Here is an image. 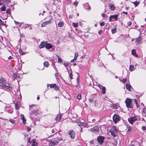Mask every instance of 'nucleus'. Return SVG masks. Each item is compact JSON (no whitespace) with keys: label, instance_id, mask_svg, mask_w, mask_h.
<instances>
[{"label":"nucleus","instance_id":"obj_1","mask_svg":"<svg viewBox=\"0 0 146 146\" xmlns=\"http://www.w3.org/2000/svg\"><path fill=\"white\" fill-rule=\"evenodd\" d=\"M0 86L6 87V89L10 91L12 90V88L9 86V83L6 82L4 78H0Z\"/></svg>","mask_w":146,"mask_h":146},{"label":"nucleus","instance_id":"obj_2","mask_svg":"<svg viewBox=\"0 0 146 146\" xmlns=\"http://www.w3.org/2000/svg\"><path fill=\"white\" fill-rule=\"evenodd\" d=\"M133 100H131L127 98L125 101L127 107L129 108H132L133 107L134 104L133 103Z\"/></svg>","mask_w":146,"mask_h":146},{"label":"nucleus","instance_id":"obj_3","mask_svg":"<svg viewBox=\"0 0 146 146\" xmlns=\"http://www.w3.org/2000/svg\"><path fill=\"white\" fill-rule=\"evenodd\" d=\"M39 114V113L38 112V111H36L35 110H33L30 113V117L32 120L33 121H34V119H35L34 118V115L36 116Z\"/></svg>","mask_w":146,"mask_h":146},{"label":"nucleus","instance_id":"obj_4","mask_svg":"<svg viewBox=\"0 0 146 146\" xmlns=\"http://www.w3.org/2000/svg\"><path fill=\"white\" fill-rule=\"evenodd\" d=\"M117 18L118 15H111L110 17L109 21L110 22L116 21L117 20Z\"/></svg>","mask_w":146,"mask_h":146},{"label":"nucleus","instance_id":"obj_5","mask_svg":"<svg viewBox=\"0 0 146 146\" xmlns=\"http://www.w3.org/2000/svg\"><path fill=\"white\" fill-rule=\"evenodd\" d=\"M137 120V119L135 116L130 117L128 119V121L129 123L132 124H133L135 121Z\"/></svg>","mask_w":146,"mask_h":146},{"label":"nucleus","instance_id":"obj_6","mask_svg":"<svg viewBox=\"0 0 146 146\" xmlns=\"http://www.w3.org/2000/svg\"><path fill=\"white\" fill-rule=\"evenodd\" d=\"M50 18L49 20L48 21L45 22L43 23L41 25V26L42 27H44L46 25H47L50 24L52 21V18L50 17Z\"/></svg>","mask_w":146,"mask_h":146},{"label":"nucleus","instance_id":"obj_7","mask_svg":"<svg viewBox=\"0 0 146 146\" xmlns=\"http://www.w3.org/2000/svg\"><path fill=\"white\" fill-rule=\"evenodd\" d=\"M114 121L115 123L118 122L120 120L119 116L116 114H115L113 117Z\"/></svg>","mask_w":146,"mask_h":146},{"label":"nucleus","instance_id":"obj_8","mask_svg":"<svg viewBox=\"0 0 146 146\" xmlns=\"http://www.w3.org/2000/svg\"><path fill=\"white\" fill-rule=\"evenodd\" d=\"M58 143V141L56 139H52L51 142L49 143L50 146H53L54 145H57Z\"/></svg>","mask_w":146,"mask_h":146},{"label":"nucleus","instance_id":"obj_9","mask_svg":"<svg viewBox=\"0 0 146 146\" xmlns=\"http://www.w3.org/2000/svg\"><path fill=\"white\" fill-rule=\"evenodd\" d=\"M68 135H70V137L72 139H74L75 137V133L73 130H71L68 133Z\"/></svg>","mask_w":146,"mask_h":146},{"label":"nucleus","instance_id":"obj_10","mask_svg":"<svg viewBox=\"0 0 146 146\" xmlns=\"http://www.w3.org/2000/svg\"><path fill=\"white\" fill-rule=\"evenodd\" d=\"M90 130L92 132L94 133H97L99 131V128L97 126H95L93 128L90 129Z\"/></svg>","mask_w":146,"mask_h":146},{"label":"nucleus","instance_id":"obj_11","mask_svg":"<svg viewBox=\"0 0 146 146\" xmlns=\"http://www.w3.org/2000/svg\"><path fill=\"white\" fill-rule=\"evenodd\" d=\"M97 139L98 142L102 144L104 142V137L103 136H99L98 137Z\"/></svg>","mask_w":146,"mask_h":146},{"label":"nucleus","instance_id":"obj_12","mask_svg":"<svg viewBox=\"0 0 146 146\" xmlns=\"http://www.w3.org/2000/svg\"><path fill=\"white\" fill-rule=\"evenodd\" d=\"M20 117L23 123L25 125L26 123V120L24 115L23 114H21Z\"/></svg>","mask_w":146,"mask_h":146},{"label":"nucleus","instance_id":"obj_13","mask_svg":"<svg viewBox=\"0 0 146 146\" xmlns=\"http://www.w3.org/2000/svg\"><path fill=\"white\" fill-rule=\"evenodd\" d=\"M35 139H33L31 141V143L32 144L31 146H37V143L35 141Z\"/></svg>","mask_w":146,"mask_h":146},{"label":"nucleus","instance_id":"obj_14","mask_svg":"<svg viewBox=\"0 0 146 146\" xmlns=\"http://www.w3.org/2000/svg\"><path fill=\"white\" fill-rule=\"evenodd\" d=\"M136 45H137L139 44L142 43V38L141 37L139 36L136 40Z\"/></svg>","mask_w":146,"mask_h":146},{"label":"nucleus","instance_id":"obj_15","mask_svg":"<svg viewBox=\"0 0 146 146\" xmlns=\"http://www.w3.org/2000/svg\"><path fill=\"white\" fill-rule=\"evenodd\" d=\"M111 107L115 109H118L119 107V106L117 105V104H112L111 105Z\"/></svg>","mask_w":146,"mask_h":146},{"label":"nucleus","instance_id":"obj_16","mask_svg":"<svg viewBox=\"0 0 146 146\" xmlns=\"http://www.w3.org/2000/svg\"><path fill=\"white\" fill-rule=\"evenodd\" d=\"M110 132L111 133V135L113 136V137H115L116 136V133H116L114 131V130L110 129Z\"/></svg>","mask_w":146,"mask_h":146},{"label":"nucleus","instance_id":"obj_17","mask_svg":"<svg viewBox=\"0 0 146 146\" xmlns=\"http://www.w3.org/2000/svg\"><path fill=\"white\" fill-rule=\"evenodd\" d=\"M131 53L132 55L134 56L137 57H138V55L136 54V50L135 49H133L131 51Z\"/></svg>","mask_w":146,"mask_h":146},{"label":"nucleus","instance_id":"obj_18","mask_svg":"<svg viewBox=\"0 0 146 146\" xmlns=\"http://www.w3.org/2000/svg\"><path fill=\"white\" fill-rule=\"evenodd\" d=\"M45 47L46 49H49L50 48H52V46L50 44L47 43L46 42Z\"/></svg>","mask_w":146,"mask_h":146},{"label":"nucleus","instance_id":"obj_19","mask_svg":"<svg viewBox=\"0 0 146 146\" xmlns=\"http://www.w3.org/2000/svg\"><path fill=\"white\" fill-rule=\"evenodd\" d=\"M46 42H41L39 45V48H43L45 46Z\"/></svg>","mask_w":146,"mask_h":146},{"label":"nucleus","instance_id":"obj_20","mask_svg":"<svg viewBox=\"0 0 146 146\" xmlns=\"http://www.w3.org/2000/svg\"><path fill=\"white\" fill-rule=\"evenodd\" d=\"M109 5L111 11H114L115 10V7L113 5L110 4Z\"/></svg>","mask_w":146,"mask_h":146},{"label":"nucleus","instance_id":"obj_21","mask_svg":"<svg viewBox=\"0 0 146 146\" xmlns=\"http://www.w3.org/2000/svg\"><path fill=\"white\" fill-rule=\"evenodd\" d=\"M64 24L62 21H60L58 23V26L60 27H62L64 26Z\"/></svg>","mask_w":146,"mask_h":146},{"label":"nucleus","instance_id":"obj_22","mask_svg":"<svg viewBox=\"0 0 146 146\" xmlns=\"http://www.w3.org/2000/svg\"><path fill=\"white\" fill-rule=\"evenodd\" d=\"M126 88L129 91H131V86L127 84H126Z\"/></svg>","mask_w":146,"mask_h":146},{"label":"nucleus","instance_id":"obj_23","mask_svg":"<svg viewBox=\"0 0 146 146\" xmlns=\"http://www.w3.org/2000/svg\"><path fill=\"white\" fill-rule=\"evenodd\" d=\"M68 72L69 74V76L70 77V78L72 79V71L71 69H70V70H69L68 71Z\"/></svg>","mask_w":146,"mask_h":146},{"label":"nucleus","instance_id":"obj_24","mask_svg":"<svg viewBox=\"0 0 146 146\" xmlns=\"http://www.w3.org/2000/svg\"><path fill=\"white\" fill-rule=\"evenodd\" d=\"M20 106V103L17 102L15 104V108L17 110H18L19 109Z\"/></svg>","mask_w":146,"mask_h":146},{"label":"nucleus","instance_id":"obj_25","mask_svg":"<svg viewBox=\"0 0 146 146\" xmlns=\"http://www.w3.org/2000/svg\"><path fill=\"white\" fill-rule=\"evenodd\" d=\"M62 117V115L61 114H60L59 115H58L56 117L55 119L57 121H59Z\"/></svg>","mask_w":146,"mask_h":146},{"label":"nucleus","instance_id":"obj_26","mask_svg":"<svg viewBox=\"0 0 146 146\" xmlns=\"http://www.w3.org/2000/svg\"><path fill=\"white\" fill-rule=\"evenodd\" d=\"M132 3L135 5V7H137L139 3V1H137L133 2Z\"/></svg>","mask_w":146,"mask_h":146},{"label":"nucleus","instance_id":"obj_27","mask_svg":"<svg viewBox=\"0 0 146 146\" xmlns=\"http://www.w3.org/2000/svg\"><path fill=\"white\" fill-rule=\"evenodd\" d=\"M110 0H101V1L104 3L105 4H106L107 3L110 2Z\"/></svg>","mask_w":146,"mask_h":146},{"label":"nucleus","instance_id":"obj_28","mask_svg":"<svg viewBox=\"0 0 146 146\" xmlns=\"http://www.w3.org/2000/svg\"><path fill=\"white\" fill-rule=\"evenodd\" d=\"M44 66L46 67H47L49 65V64L48 62L47 61H45L44 63Z\"/></svg>","mask_w":146,"mask_h":146},{"label":"nucleus","instance_id":"obj_29","mask_svg":"<svg viewBox=\"0 0 146 146\" xmlns=\"http://www.w3.org/2000/svg\"><path fill=\"white\" fill-rule=\"evenodd\" d=\"M134 66L133 65H131L129 66V70L131 72H132L134 70Z\"/></svg>","mask_w":146,"mask_h":146},{"label":"nucleus","instance_id":"obj_30","mask_svg":"<svg viewBox=\"0 0 146 146\" xmlns=\"http://www.w3.org/2000/svg\"><path fill=\"white\" fill-rule=\"evenodd\" d=\"M72 25L74 27H77L78 26V23H72Z\"/></svg>","mask_w":146,"mask_h":146},{"label":"nucleus","instance_id":"obj_31","mask_svg":"<svg viewBox=\"0 0 146 146\" xmlns=\"http://www.w3.org/2000/svg\"><path fill=\"white\" fill-rule=\"evenodd\" d=\"M127 131L128 133H130L131 132V129L130 126H127Z\"/></svg>","mask_w":146,"mask_h":146},{"label":"nucleus","instance_id":"obj_32","mask_svg":"<svg viewBox=\"0 0 146 146\" xmlns=\"http://www.w3.org/2000/svg\"><path fill=\"white\" fill-rule=\"evenodd\" d=\"M111 129L114 130V131L116 133H117L118 132L116 127L114 126H113L112 129Z\"/></svg>","mask_w":146,"mask_h":146},{"label":"nucleus","instance_id":"obj_33","mask_svg":"<svg viewBox=\"0 0 146 146\" xmlns=\"http://www.w3.org/2000/svg\"><path fill=\"white\" fill-rule=\"evenodd\" d=\"M106 88L104 87L102 89V93L103 94H105L106 93Z\"/></svg>","mask_w":146,"mask_h":146},{"label":"nucleus","instance_id":"obj_34","mask_svg":"<svg viewBox=\"0 0 146 146\" xmlns=\"http://www.w3.org/2000/svg\"><path fill=\"white\" fill-rule=\"evenodd\" d=\"M69 64V63L68 62H65L64 63V65L66 67V68L67 69V67L68 66V65Z\"/></svg>","mask_w":146,"mask_h":146},{"label":"nucleus","instance_id":"obj_35","mask_svg":"<svg viewBox=\"0 0 146 146\" xmlns=\"http://www.w3.org/2000/svg\"><path fill=\"white\" fill-rule=\"evenodd\" d=\"M57 57H58V62H60L62 63L63 62L62 60L58 56H57Z\"/></svg>","mask_w":146,"mask_h":146},{"label":"nucleus","instance_id":"obj_36","mask_svg":"<svg viewBox=\"0 0 146 146\" xmlns=\"http://www.w3.org/2000/svg\"><path fill=\"white\" fill-rule=\"evenodd\" d=\"M117 28H115L111 30V32L113 34H114L116 32Z\"/></svg>","mask_w":146,"mask_h":146},{"label":"nucleus","instance_id":"obj_37","mask_svg":"<svg viewBox=\"0 0 146 146\" xmlns=\"http://www.w3.org/2000/svg\"><path fill=\"white\" fill-rule=\"evenodd\" d=\"M54 89L56 91H58L59 90V88L58 86L55 84V86Z\"/></svg>","mask_w":146,"mask_h":146},{"label":"nucleus","instance_id":"obj_38","mask_svg":"<svg viewBox=\"0 0 146 146\" xmlns=\"http://www.w3.org/2000/svg\"><path fill=\"white\" fill-rule=\"evenodd\" d=\"M6 7L5 6L3 5L1 8V11H4L5 10Z\"/></svg>","mask_w":146,"mask_h":146},{"label":"nucleus","instance_id":"obj_39","mask_svg":"<svg viewBox=\"0 0 146 146\" xmlns=\"http://www.w3.org/2000/svg\"><path fill=\"white\" fill-rule=\"evenodd\" d=\"M133 101H134V102L136 104L137 107L138 108L139 107V106L138 105V103L137 102V100L135 99H133Z\"/></svg>","mask_w":146,"mask_h":146},{"label":"nucleus","instance_id":"obj_40","mask_svg":"<svg viewBox=\"0 0 146 146\" xmlns=\"http://www.w3.org/2000/svg\"><path fill=\"white\" fill-rule=\"evenodd\" d=\"M55 86V84H50V87L51 88L54 89Z\"/></svg>","mask_w":146,"mask_h":146},{"label":"nucleus","instance_id":"obj_41","mask_svg":"<svg viewBox=\"0 0 146 146\" xmlns=\"http://www.w3.org/2000/svg\"><path fill=\"white\" fill-rule=\"evenodd\" d=\"M78 56V54L77 52H75V55H74V58H75L76 59H77V57Z\"/></svg>","mask_w":146,"mask_h":146},{"label":"nucleus","instance_id":"obj_42","mask_svg":"<svg viewBox=\"0 0 146 146\" xmlns=\"http://www.w3.org/2000/svg\"><path fill=\"white\" fill-rule=\"evenodd\" d=\"M78 4V2H77V1H76L75 2H74L73 3V5H74L76 6H77Z\"/></svg>","mask_w":146,"mask_h":146},{"label":"nucleus","instance_id":"obj_43","mask_svg":"<svg viewBox=\"0 0 146 146\" xmlns=\"http://www.w3.org/2000/svg\"><path fill=\"white\" fill-rule=\"evenodd\" d=\"M77 98L79 100H80L81 98V96L80 94H79L78 96H77Z\"/></svg>","mask_w":146,"mask_h":146},{"label":"nucleus","instance_id":"obj_44","mask_svg":"<svg viewBox=\"0 0 146 146\" xmlns=\"http://www.w3.org/2000/svg\"><path fill=\"white\" fill-rule=\"evenodd\" d=\"M9 121L13 124H14L15 123V121L13 119H10L9 120Z\"/></svg>","mask_w":146,"mask_h":146},{"label":"nucleus","instance_id":"obj_45","mask_svg":"<svg viewBox=\"0 0 146 146\" xmlns=\"http://www.w3.org/2000/svg\"><path fill=\"white\" fill-rule=\"evenodd\" d=\"M121 81L123 83H125L126 82L127 79L126 78H123L121 80Z\"/></svg>","mask_w":146,"mask_h":146},{"label":"nucleus","instance_id":"obj_46","mask_svg":"<svg viewBox=\"0 0 146 146\" xmlns=\"http://www.w3.org/2000/svg\"><path fill=\"white\" fill-rule=\"evenodd\" d=\"M12 76L13 78H14V79H15L17 77V75L16 74H13Z\"/></svg>","mask_w":146,"mask_h":146},{"label":"nucleus","instance_id":"obj_47","mask_svg":"<svg viewBox=\"0 0 146 146\" xmlns=\"http://www.w3.org/2000/svg\"><path fill=\"white\" fill-rule=\"evenodd\" d=\"M81 125L83 126H87V125H87V124L86 123H82Z\"/></svg>","mask_w":146,"mask_h":146},{"label":"nucleus","instance_id":"obj_48","mask_svg":"<svg viewBox=\"0 0 146 146\" xmlns=\"http://www.w3.org/2000/svg\"><path fill=\"white\" fill-rule=\"evenodd\" d=\"M105 23L104 22H102L100 23V25L101 26H104L105 25Z\"/></svg>","mask_w":146,"mask_h":146},{"label":"nucleus","instance_id":"obj_49","mask_svg":"<svg viewBox=\"0 0 146 146\" xmlns=\"http://www.w3.org/2000/svg\"><path fill=\"white\" fill-rule=\"evenodd\" d=\"M102 32V30H100L98 32V33L99 35H100Z\"/></svg>","mask_w":146,"mask_h":146},{"label":"nucleus","instance_id":"obj_50","mask_svg":"<svg viewBox=\"0 0 146 146\" xmlns=\"http://www.w3.org/2000/svg\"><path fill=\"white\" fill-rule=\"evenodd\" d=\"M98 86L100 88V89H102L104 87L102 86L100 84H99L98 85Z\"/></svg>","mask_w":146,"mask_h":146},{"label":"nucleus","instance_id":"obj_51","mask_svg":"<svg viewBox=\"0 0 146 146\" xmlns=\"http://www.w3.org/2000/svg\"><path fill=\"white\" fill-rule=\"evenodd\" d=\"M6 12L8 14H10L11 13L10 10L9 9H7L6 10Z\"/></svg>","mask_w":146,"mask_h":146},{"label":"nucleus","instance_id":"obj_52","mask_svg":"<svg viewBox=\"0 0 146 146\" xmlns=\"http://www.w3.org/2000/svg\"><path fill=\"white\" fill-rule=\"evenodd\" d=\"M127 24L129 26L131 25L132 24V23L131 21H129L127 22Z\"/></svg>","mask_w":146,"mask_h":146},{"label":"nucleus","instance_id":"obj_53","mask_svg":"<svg viewBox=\"0 0 146 146\" xmlns=\"http://www.w3.org/2000/svg\"><path fill=\"white\" fill-rule=\"evenodd\" d=\"M19 52H20V54H21L23 55V54H24V53L23 52V51H22V50H21V49H19Z\"/></svg>","mask_w":146,"mask_h":146},{"label":"nucleus","instance_id":"obj_54","mask_svg":"<svg viewBox=\"0 0 146 146\" xmlns=\"http://www.w3.org/2000/svg\"><path fill=\"white\" fill-rule=\"evenodd\" d=\"M3 22L1 19H0V25H3Z\"/></svg>","mask_w":146,"mask_h":146},{"label":"nucleus","instance_id":"obj_55","mask_svg":"<svg viewBox=\"0 0 146 146\" xmlns=\"http://www.w3.org/2000/svg\"><path fill=\"white\" fill-rule=\"evenodd\" d=\"M143 112L145 113H146V108H144L143 109Z\"/></svg>","mask_w":146,"mask_h":146},{"label":"nucleus","instance_id":"obj_56","mask_svg":"<svg viewBox=\"0 0 146 146\" xmlns=\"http://www.w3.org/2000/svg\"><path fill=\"white\" fill-rule=\"evenodd\" d=\"M89 101L90 102H94V100L92 98H90L89 99Z\"/></svg>","mask_w":146,"mask_h":146},{"label":"nucleus","instance_id":"obj_57","mask_svg":"<svg viewBox=\"0 0 146 146\" xmlns=\"http://www.w3.org/2000/svg\"><path fill=\"white\" fill-rule=\"evenodd\" d=\"M25 28L27 27H29V26H31V25H29L28 24H25Z\"/></svg>","mask_w":146,"mask_h":146},{"label":"nucleus","instance_id":"obj_58","mask_svg":"<svg viewBox=\"0 0 146 146\" xmlns=\"http://www.w3.org/2000/svg\"><path fill=\"white\" fill-rule=\"evenodd\" d=\"M77 59H76L75 58H74V59H72L71 61V62H74Z\"/></svg>","mask_w":146,"mask_h":146},{"label":"nucleus","instance_id":"obj_59","mask_svg":"<svg viewBox=\"0 0 146 146\" xmlns=\"http://www.w3.org/2000/svg\"><path fill=\"white\" fill-rule=\"evenodd\" d=\"M142 129L143 130H145L146 129V127L145 126H143L142 127Z\"/></svg>","mask_w":146,"mask_h":146},{"label":"nucleus","instance_id":"obj_60","mask_svg":"<svg viewBox=\"0 0 146 146\" xmlns=\"http://www.w3.org/2000/svg\"><path fill=\"white\" fill-rule=\"evenodd\" d=\"M55 129H52V133H54L55 132Z\"/></svg>","mask_w":146,"mask_h":146},{"label":"nucleus","instance_id":"obj_61","mask_svg":"<svg viewBox=\"0 0 146 146\" xmlns=\"http://www.w3.org/2000/svg\"><path fill=\"white\" fill-rule=\"evenodd\" d=\"M67 1L69 2V3H71L72 2V1L71 0H67Z\"/></svg>","mask_w":146,"mask_h":146},{"label":"nucleus","instance_id":"obj_62","mask_svg":"<svg viewBox=\"0 0 146 146\" xmlns=\"http://www.w3.org/2000/svg\"><path fill=\"white\" fill-rule=\"evenodd\" d=\"M102 16L103 17H104L105 16V14L104 13H102Z\"/></svg>","mask_w":146,"mask_h":146},{"label":"nucleus","instance_id":"obj_63","mask_svg":"<svg viewBox=\"0 0 146 146\" xmlns=\"http://www.w3.org/2000/svg\"><path fill=\"white\" fill-rule=\"evenodd\" d=\"M123 13L124 14H126V15H127V12H125L123 11Z\"/></svg>","mask_w":146,"mask_h":146},{"label":"nucleus","instance_id":"obj_64","mask_svg":"<svg viewBox=\"0 0 146 146\" xmlns=\"http://www.w3.org/2000/svg\"><path fill=\"white\" fill-rule=\"evenodd\" d=\"M13 58L11 56H10L9 58H8V59H11Z\"/></svg>","mask_w":146,"mask_h":146}]
</instances>
